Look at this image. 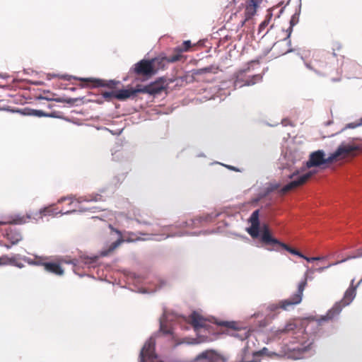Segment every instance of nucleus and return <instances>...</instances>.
Returning <instances> with one entry per match:
<instances>
[{"mask_svg": "<svg viewBox=\"0 0 362 362\" xmlns=\"http://www.w3.org/2000/svg\"><path fill=\"white\" fill-rule=\"evenodd\" d=\"M273 336L279 339L284 336L291 337L295 339V342L299 344L298 346L293 348L299 354L307 352L311 349L313 344V340H310L308 334L305 332L301 323H298L295 320H290L282 329H278L273 332Z\"/></svg>", "mask_w": 362, "mask_h": 362, "instance_id": "obj_1", "label": "nucleus"}, {"mask_svg": "<svg viewBox=\"0 0 362 362\" xmlns=\"http://www.w3.org/2000/svg\"><path fill=\"white\" fill-rule=\"evenodd\" d=\"M354 279L351 281L350 286L345 291L343 298L340 301L337 302L327 315L322 317V320H332L339 314L344 307L349 305L353 301L356 294V288L361 284L358 283L356 285H354Z\"/></svg>", "mask_w": 362, "mask_h": 362, "instance_id": "obj_2", "label": "nucleus"}, {"mask_svg": "<svg viewBox=\"0 0 362 362\" xmlns=\"http://www.w3.org/2000/svg\"><path fill=\"white\" fill-rule=\"evenodd\" d=\"M307 284L308 274H305L303 280H302L298 285L297 291L293 295L288 299L281 300L278 304L269 305V309L271 311H275L279 308L288 310L290 307L300 304L302 301L303 291L305 290Z\"/></svg>", "mask_w": 362, "mask_h": 362, "instance_id": "obj_3", "label": "nucleus"}, {"mask_svg": "<svg viewBox=\"0 0 362 362\" xmlns=\"http://www.w3.org/2000/svg\"><path fill=\"white\" fill-rule=\"evenodd\" d=\"M261 241L265 245L272 246V248L269 249L270 250H274L278 251V247H281L292 255H297L301 258L304 257V255H303L300 251L297 250L296 249L291 247L288 245L281 243L276 238H274L271 235L270 231L267 226L264 227L262 233L261 235Z\"/></svg>", "mask_w": 362, "mask_h": 362, "instance_id": "obj_4", "label": "nucleus"}, {"mask_svg": "<svg viewBox=\"0 0 362 362\" xmlns=\"http://www.w3.org/2000/svg\"><path fill=\"white\" fill-rule=\"evenodd\" d=\"M332 62H334V57L318 53L315 54L309 62L306 63V66L317 74H328V69L331 68V66H328V64Z\"/></svg>", "mask_w": 362, "mask_h": 362, "instance_id": "obj_5", "label": "nucleus"}, {"mask_svg": "<svg viewBox=\"0 0 362 362\" xmlns=\"http://www.w3.org/2000/svg\"><path fill=\"white\" fill-rule=\"evenodd\" d=\"M133 73L137 76L148 79L155 74V69L151 59H141L134 65Z\"/></svg>", "mask_w": 362, "mask_h": 362, "instance_id": "obj_6", "label": "nucleus"}, {"mask_svg": "<svg viewBox=\"0 0 362 362\" xmlns=\"http://www.w3.org/2000/svg\"><path fill=\"white\" fill-rule=\"evenodd\" d=\"M249 70V68L245 70H241L237 74L236 79L234 82L235 87H243L244 86H252L262 79V76L260 74H255L246 78L245 73Z\"/></svg>", "mask_w": 362, "mask_h": 362, "instance_id": "obj_7", "label": "nucleus"}, {"mask_svg": "<svg viewBox=\"0 0 362 362\" xmlns=\"http://www.w3.org/2000/svg\"><path fill=\"white\" fill-rule=\"evenodd\" d=\"M333 160H329V156L325 158V153L322 150H317L312 152L309 156V159L306 162V167L310 168L313 167H320L324 164H330Z\"/></svg>", "mask_w": 362, "mask_h": 362, "instance_id": "obj_8", "label": "nucleus"}, {"mask_svg": "<svg viewBox=\"0 0 362 362\" xmlns=\"http://www.w3.org/2000/svg\"><path fill=\"white\" fill-rule=\"evenodd\" d=\"M155 339L153 338H150L145 343L139 355L140 362H146V359L148 360L150 362H153V361L157 358V356L155 353Z\"/></svg>", "mask_w": 362, "mask_h": 362, "instance_id": "obj_9", "label": "nucleus"}, {"mask_svg": "<svg viewBox=\"0 0 362 362\" xmlns=\"http://www.w3.org/2000/svg\"><path fill=\"white\" fill-rule=\"evenodd\" d=\"M358 150V146L349 144H341L337 150L329 155V160H337L343 159L353 154L354 151Z\"/></svg>", "mask_w": 362, "mask_h": 362, "instance_id": "obj_10", "label": "nucleus"}, {"mask_svg": "<svg viewBox=\"0 0 362 362\" xmlns=\"http://www.w3.org/2000/svg\"><path fill=\"white\" fill-rule=\"evenodd\" d=\"M80 80L90 83L88 84V86L90 88L105 87L113 90L115 89L119 84H120V81L116 80H105L93 78H80Z\"/></svg>", "mask_w": 362, "mask_h": 362, "instance_id": "obj_11", "label": "nucleus"}, {"mask_svg": "<svg viewBox=\"0 0 362 362\" xmlns=\"http://www.w3.org/2000/svg\"><path fill=\"white\" fill-rule=\"evenodd\" d=\"M182 57V55H180V54H174L168 57H156L151 59V62H152V64H153L155 69V74L158 70L164 69L167 64L180 61Z\"/></svg>", "mask_w": 362, "mask_h": 362, "instance_id": "obj_12", "label": "nucleus"}, {"mask_svg": "<svg viewBox=\"0 0 362 362\" xmlns=\"http://www.w3.org/2000/svg\"><path fill=\"white\" fill-rule=\"evenodd\" d=\"M313 175V173L311 171H310V172L300 176L297 180L291 181L288 184L284 186L280 189L279 192L281 194H285L286 193L288 192L289 191L304 185L312 177Z\"/></svg>", "mask_w": 362, "mask_h": 362, "instance_id": "obj_13", "label": "nucleus"}, {"mask_svg": "<svg viewBox=\"0 0 362 362\" xmlns=\"http://www.w3.org/2000/svg\"><path fill=\"white\" fill-rule=\"evenodd\" d=\"M262 2V0H247L246 1L245 19L242 22V25H243L246 21L251 19L256 14L257 10Z\"/></svg>", "mask_w": 362, "mask_h": 362, "instance_id": "obj_14", "label": "nucleus"}, {"mask_svg": "<svg viewBox=\"0 0 362 362\" xmlns=\"http://www.w3.org/2000/svg\"><path fill=\"white\" fill-rule=\"evenodd\" d=\"M109 228L111 231L116 233L119 237L117 240L111 243L107 248L103 249L100 251V255L103 257L107 256L112 253L122 243L124 242L122 233L119 230L114 228L111 225H109Z\"/></svg>", "mask_w": 362, "mask_h": 362, "instance_id": "obj_15", "label": "nucleus"}, {"mask_svg": "<svg viewBox=\"0 0 362 362\" xmlns=\"http://www.w3.org/2000/svg\"><path fill=\"white\" fill-rule=\"evenodd\" d=\"M148 94L156 95L160 93L165 88L164 81L160 78L147 85Z\"/></svg>", "mask_w": 362, "mask_h": 362, "instance_id": "obj_16", "label": "nucleus"}, {"mask_svg": "<svg viewBox=\"0 0 362 362\" xmlns=\"http://www.w3.org/2000/svg\"><path fill=\"white\" fill-rule=\"evenodd\" d=\"M189 320L192 325L196 329L206 326V319L196 312L192 313L189 316Z\"/></svg>", "mask_w": 362, "mask_h": 362, "instance_id": "obj_17", "label": "nucleus"}, {"mask_svg": "<svg viewBox=\"0 0 362 362\" xmlns=\"http://www.w3.org/2000/svg\"><path fill=\"white\" fill-rule=\"evenodd\" d=\"M5 237L11 242V245H16L22 240V235L18 231L8 228Z\"/></svg>", "mask_w": 362, "mask_h": 362, "instance_id": "obj_18", "label": "nucleus"}, {"mask_svg": "<svg viewBox=\"0 0 362 362\" xmlns=\"http://www.w3.org/2000/svg\"><path fill=\"white\" fill-rule=\"evenodd\" d=\"M45 270L57 276H62L64 274V269L62 268L61 265L57 262H50L47 261Z\"/></svg>", "mask_w": 362, "mask_h": 362, "instance_id": "obj_19", "label": "nucleus"}, {"mask_svg": "<svg viewBox=\"0 0 362 362\" xmlns=\"http://www.w3.org/2000/svg\"><path fill=\"white\" fill-rule=\"evenodd\" d=\"M134 219L139 223L147 225L150 223V216L147 212L137 209L134 212Z\"/></svg>", "mask_w": 362, "mask_h": 362, "instance_id": "obj_20", "label": "nucleus"}, {"mask_svg": "<svg viewBox=\"0 0 362 362\" xmlns=\"http://www.w3.org/2000/svg\"><path fill=\"white\" fill-rule=\"evenodd\" d=\"M132 96H134L133 88L119 90L115 95V98L119 100H124Z\"/></svg>", "mask_w": 362, "mask_h": 362, "instance_id": "obj_21", "label": "nucleus"}, {"mask_svg": "<svg viewBox=\"0 0 362 362\" xmlns=\"http://www.w3.org/2000/svg\"><path fill=\"white\" fill-rule=\"evenodd\" d=\"M191 47L192 42L190 40L184 41L181 45L177 46L175 48V54H180V55H182V52L189 51Z\"/></svg>", "mask_w": 362, "mask_h": 362, "instance_id": "obj_22", "label": "nucleus"}, {"mask_svg": "<svg viewBox=\"0 0 362 362\" xmlns=\"http://www.w3.org/2000/svg\"><path fill=\"white\" fill-rule=\"evenodd\" d=\"M218 68L217 66L211 65V66H209L207 67L194 70V75H201V74H206V73L216 74L218 72Z\"/></svg>", "mask_w": 362, "mask_h": 362, "instance_id": "obj_23", "label": "nucleus"}, {"mask_svg": "<svg viewBox=\"0 0 362 362\" xmlns=\"http://www.w3.org/2000/svg\"><path fill=\"white\" fill-rule=\"evenodd\" d=\"M35 262L34 263L35 266H42L44 269L45 268V265L47 263L49 259L48 257L45 256H35Z\"/></svg>", "mask_w": 362, "mask_h": 362, "instance_id": "obj_24", "label": "nucleus"}, {"mask_svg": "<svg viewBox=\"0 0 362 362\" xmlns=\"http://www.w3.org/2000/svg\"><path fill=\"white\" fill-rule=\"evenodd\" d=\"M31 214H27L25 216H17L14 220L13 223L16 224H23L28 223L31 219Z\"/></svg>", "mask_w": 362, "mask_h": 362, "instance_id": "obj_25", "label": "nucleus"}, {"mask_svg": "<svg viewBox=\"0 0 362 362\" xmlns=\"http://www.w3.org/2000/svg\"><path fill=\"white\" fill-rule=\"evenodd\" d=\"M248 233L253 238H257L259 236V225H251V227L247 230Z\"/></svg>", "mask_w": 362, "mask_h": 362, "instance_id": "obj_26", "label": "nucleus"}, {"mask_svg": "<svg viewBox=\"0 0 362 362\" xmlns=\"http://www.w3.org/2000/svg\"><path fill=\"white\" fill-rule=\"evenodd\" d=\"M30 115L35 116V117H55L54 113L48 114V113H45L42 110H32Z\"/></svg>", "mask_w": 362, "mask_h": 362, "instance_id": "obj_27", "label": "nucleus"}, {"mask_svg": "<svg viewBox=\"0 0 362 362\" xmlns=\"http://www.w3.org/2000/svg\"><path fill=\"white\" fill-rule=\"evenodd\" d=\"M83 200L86 202H102L104 199H103L102 195L95 194H90L88 196L85 197Z\"/></svg>", "mask_w": 362, "mask_h": 362, "instance_id": "obj_28", "label": "nucleus"}, {"mask_svg": "<svg viewBox=\"0 0 362 362\" xmlns=\"http://www.w3.org/2000/svg\"><path fill=\"white\" fill-rule=\"evenodd\" d=\"M15 262V257H9L7 255H3L0 257V265H6L13 264Z\"/></svg>", "mask_w": 362, "mask_h": 362, "instance_id": "obj_29", "label": "nucleus"}, {"mask_svg": "<svg viewBox=\"0 0 362 362\" xmlns=\"http://www.w3.org/2000/svg\"><path fill=\"white\" fill-rule=\"evenodd\" d=\"M15 262V257H9L7 255H3L0 257V265H6L13 264Z\"/></svg>", "mask_w": 362, "mask_h": 362, "instance_id": "obj_30", "label": "nucleus"}, {"mask_svg": "<svg viewBox=\"0 0 362 362\" xmlns=\"http://www.w3.org/2000/svg\"><path fill=\"white\" fill-rule=\"evenodd\" d=\"M342 48V45L340 42H333L332 43V49L333 51L332 54H327V56H330V57H334V61L336 60V54H335V52L336 51H340Z\"/></svg>", "mask_w": 362, "mask_h": 362, "instance_id": "obj_31", "label": "nucleus"}, {"mask_svg": "<svg viewBox=\"0 0 362 362\" xmlns=\"http://www.w3.org/2000/svg\"><path fill=\"white\" fill-rule=\"evenodd\" d=\"M250 222L251 223V225H259L258 210H255L252 212L250 218Z\"/></svg>", "mask_w": 362, "mask_h": 362, "instance_id": "obj_32", "label": "nucleus"}, {"mask_svg": "<svg viewBox=\"0 0 362 362\" xmlns=\"http://www.w3.org/2000/svg\"><path fill=\"white\" fill-rule=\"evenodd\" d=\"M148 86H142L141 85L136 86V88H133L134 95H136V93H148Z\"/></svg>", "mask_w": 362, "mask_h": 362, "instance_id": "obj_33", "label": "nucleus"}, {"mask_svg": "<svg viewBox=\"0 0 362 362\" xmlns=\"http://www.w3.org/2000/svg\"><path fill=\"white\" fill-rule=\"evenodd\" d=\"M116 91H105L102 93L103 98L106 100L110 101L112 98H115Z\"/></svg>", "mask_w": 362, "mask_h": 362, "instance_id": "obj_34", "label": "nucleus"}, {"mask_svg": "<svg viewBox=\"0 0 362 362\" xmlns=\"http://www.w3.org/2000/svg\"><path fill=\"white\" fill-rule=\"evenodd\" d=\"M218 325H219L221 326H224V327H226L228 328H232L234 329H236L235 322H218Z\"/></svg>", "mask_w": 362, "mask_h": 362, "instance_id": "obj_35", "label": "nucleus"}, {"mask_svg": "<svg viewBox=\"0 0 362 362\" xmlns=\"http://www.w3.org/2000/svg\"><path fill=\"white\" fill-rule=\"evenodd\" d=\"M362 257V247L356 250L351 256H349L346 259L358 258Z\"/></svg>", "mask_w": 362, "mask_h": 362, "instance_id": "obj_36", "label": "nucleus"}, {"mask_svg": "<svg viewBox=\"0 0 362 362\" xmlns=\"http://www.w3.org/2000/svg\"><path fill=\"white\" fill-rule=\"evenodd\" d=\"M346 260H347V259H346H346H342V260H341V261H338V262H335V263H334V264H328V265H327V266H326V267H320V268L317 269V272H323L325 269H328L329 267H330L331 266H332V265H336V264H339V263H341V262H345Z\"/></svg>", "mask_w": 362, "mask_h": 362, "instance_id": "obj_37", "label": "nucleus"}, {"mask_svg": "<svg viewBox=\"0 0 362 362\" xmlns=\"http://www.w3.org/2000/svg\"><path fill=\"white\" fill-rule=\"evenodd\" d=\"M361 124H362V119H361V122L360 123L351 122V123L348 124L346 125V128L354 129V128H356L357 127H359Z\"/></svg>", "mask_w": 362, "mask_h": 362, "instance_id": "obj_38", "label": "nucleus"}, {"mask_svg": "<svg viewBox=\"0 0 362 362\" xmlns=\"http://www.w3.org/2000/svg\"><path fill=\"white\" fill-rule=\"evenodd\" d=\"M23 260L26 262L30 265H34V263L35 262V258L31 259L30 257H24Z\"/></svg>", "mask_w": 362, "mask_h": 362, "instance_id": "obj_39", "label": "nucleus"}, {"mask_svg": "<svg viewBox=\"0 0 362 362\" xmlns=\"http://www.w3.org/2000/svg\"><path fill=\"white\" fill-rule=\"evenodd\" d=\"M303 258L305 259L308 262H313V261H315V260H320V259H322V257H305V255H304V257H303Z\"/></svg>", "mask_w": 362, "mask_h": 362, "instance_id": "obj_40", "label": "nucleus"}, {"mask_svg": "<svg viewBox=\"0 0 362 362\" xmlns=\"http://www.w3.org/2000/svg\"><path fill=\"white\" fill-rule=\"evenodd\" d=\"M48 212H49V209L48 208H45L40 211V217L42 218V215H46Z\"/></svg>", "mask_w": 362, "mask_h": 362, "instance_id": "obj_41", "label": "nucleus"}, {"mask_svg": "<svg viewBox=\"0 0 362 362\" xmlns=\"http://www.w3.org/2000/svg\"><path fill=\"white\" fill-rule=\"evenodd\" d=\"M337 74H338L339 76H338L337 78H332V80L333 81H340V79H341V78H340V75H341V71H339V70L337 69Z\"/></svg>", "mask_w": 362, "mask_h": 362, "instance_id": "obj_42", "label": "nucleus"}, {"mask_svg": "<svg viewBox=\"0 0 362 362\" xmlns=\"http://www.w3.org/2000/svg\"><path fill=\"white\" fill-rule=\"evenodd\" d=\"M299 174V170H295L293 173L288 175L289 179H293L295 176Z\"/></svg>", "mask_w": 362, "mask_h": 362, "instance_id": "obj_43", "label": "nucleus"}, {"mask_svg": "<svg viewBox=\"0 0 362 362\" xmlns=\"http://www.w3.org/2000/svg\"><path fill=\"white\" fill-rule=\"evenodd\" d=\"M160 329L165 333V334H170V332L169 329H165L163 325L160 326Z\"/></svg>", "mask_w": 362, "mask_h": 362, "instance_id": "obj_44", "label": "nucleus"}, {"mask_svg": "<svg viewBox=\"0 0 362 362\" xmlns=\"http://www.w3.org/2000/svg\"><path fill=\"white\" fill-rule=\"evenodd\" d=\"M14 265H16V267H19V268H22L23 267V264H21V263H17L16 262V261L14 262V263L13 264Z\"/></svg>", "mask_w": 362, "mask_h": 362, "instance_id": "obj_45", "label": "nucleus"}, {"mask_svg": "<svg viewBox=\"0 0 362 362\" xmlns=\"http://www.w3.org/2000/svg\"><path fill=\"white\" fill-rule=\"evenodd\" d=\"M266 25V22H263L262 23H261V25H259V28L262 29L263 27H264Z\"/></svg>", "mask_w": 362, "mask_h": 362, "instance_id": "obj_46", "label": "nucleus"}, {"mask_svg": "<svg viewBox=\"0 0 362 362\" xmlns=\"http://www.w3.org/2000/svg\"><path fill=\"white\" fill-rule=\"evenodd\" d=\"M3 246L6 247L7 249H9L11 247V245H8V244H4Z\"/></svg>", "mask_w": 362, "mask_h": 362, "instance_id": "obj_47", "label": "nucleus"}, {"mask_svg": "<svg viewBox=\"0 0 362 362\" xmlns=\"http://www.w3.org/2000/svg\"><path fill=\"white\" fill-rule=\"evenodd\" d=\"M247 333L245 332V336H244L243 337H242V338H241V339L243 340V339H245V338H247Z\"/></svg>", "mask_w": 362, "mask_h": 362, "instance_id": "obj_48", "label": "nucleus"}, {"mask_svg": "<svg viewBox=\"0 0 362 362\" xmlns=\"http://www.w3.org/2000/svg\"><path fill=\"white\" fill-rule=\"evenodd\" d=\"M66 199V198H62L59 202H64Z\"/></svg>", "mask_w": 362, "mask_h": 362, "instance_id": "obj_49", "label": "nucleus"}, {"mask_svg": "<svg viewBox=\"0 0 362 362\" xmlns=\"http://www.w3.org/2000/svg\"><path fill=\"white\" fill-rule=\"evenodd\" d=\"M6 223V222L0 221V225H4Z\"/></svg>", "mask_w": 362, "mask_h": 362, "instance_id": "obj_50", "label": "nucleus"}, {"mask_svg": "<svg viewBox=\"0 0 362 362\" xmlns=\"http://www.w3.org/2000/svg\"><path fill=\"white\" fill-rule=\"evenodd\" d=\"M362 282V277H361V279L358 281V284H361Z\"/></svg>", "mask_w": 362, "mask_h": 362, "instance_id": "obj_51", "label": "nucleus"}, {"mask_svg": "<svg viewBox=\"0 0 362 362\" xmlns=\"http://www.w3.org/2000/svg\"><path fill=\"white\" fill-rule=\"evenodd\" d=\"M232 1H233V2H234V3H235V2H236V0H232Z\"/></svg>", "mask_w": 362, "mask_h": 362, "instance_id": "obj_52", "label": "nucleus"}]
</instances>
